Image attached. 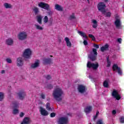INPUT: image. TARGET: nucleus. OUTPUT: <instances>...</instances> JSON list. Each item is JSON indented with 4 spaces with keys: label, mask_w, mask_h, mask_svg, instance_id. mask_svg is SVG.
<instances>
[{
    "label": "nucleus",
    "mask_w": 124,
    "mask_h": 124,
    "mask_svg": "<svg viewBox=\"0 0 124 124\" xmlns=\"http://www.w3.org/2000/svg\"><path fill=\"white\" fill-rule=\"evenodd\" d=\"M31 120H30V117H26L24 118L21 124H31Z\"/></svg>",
    "instance_id": "f8f14e48"
},
{
    "label": "nucleus",
    "mask_w": 124,
    "mask_h": 124,
    "mask_svg": "<svg viewBox=\"0 0 124 124\" xmlns=\"http://www.w3.org/2000/svg\"><path fill=\"white\" fill-rule=\"evenodd\" d=\"M17 96H18L19 99L20 100H23L26 97L27 94H26V92L23 91H19V93H17Z\"/></svg>",
    "instance_id": "6e6552de"
},
{
    "label": "nucleus",
    "mask_w": 124,
    "mask_h": 124,
    "mask_svg": "<svg viewBox=\"0 0 124 124\" xmlns=\"http://www.w3.org/2000/svg\"><path fill=\"white\" fill-rule=\"evenodd\" d=\"M38 6L41 7V8H43L45 10H50V5H48V3H46L45 2H41L38 4Z\"/></svg>",
    "instance_id": "423d86ee"
},
{
    "label": "nucleus",
    "mask_w": 124,
    "mask_h": 124,
    "mask_svg": "<svg viewBox=\"0 0 124 124\" xmlns=\"http://www.w3.org/2000/svg\"><path fill=\"white\" fill-rule=\"evenodd\" d=\"M88 36L90 38H92V40L93 41H95V37H94V36H93V35L92 34H89L88 35Z\"/></svg>",
    "instance_id": "c9c22d12"
},
{
    "label": "nucleus",
    "mask_w": 124,
    "mask_h": 124,
    "mask_svg": "<svg viewBox=\"0 0 124 124\" xmlns=\"http://www.w3.org/2000/svg\"><path fill=\"white\" fill-rule=\"evenodd\" d=\"M18 39L19 40H25L28 37V34L25 31L21 32L17 35Z\"/></svg>",
    "instance_id": "20e7f679"
},
{
    "label": "nucleus",
    "mask_w": 124,
    "mask_h": 124,
    "mask_svg": "<svg viewBox=\"0 0 124 124\" xmlns=\"http://www.w3.org/2000/svg\"><path fill=\"white\" fill-rule=\"evenodd\" d=\"M13 42H14L13 40L11 38H8L6 41V44H7V45H9V46L13 45Z\"/></svg>",
    "instance_id": "6ab92c4d"
},
{
    "label": "nucleus",
    "mask_w": 124,
    "mask_h": 124,
    "mask_svg": "<svg viewBox=\"0 0 124 124\" xmlns=\"http://www.w3.org/2000/svg\"><path fill=\"white\" fill-rule=\"evenodd\" d=\"M98 66H99L98 63H97L96 64H94V63H93L92 68L94 69V70H96V69L98 68Z\"/></svg>",
    "instance_id": "a878e982"
},
{
    "label": "nucleus",
    "mask_w": 124,
    "mask_h": 124,
    "mask_svg": "<svg viewBox=\"0 0 124 124\" xmlns=\"http://www.w3.org/2000/svg\"><path fill=\"white\" fill-rule=\"evenodd\" d=\"M40 112L41 115L43 116H48V111H47L44 108L42 107H40Z\"/></svg>",
    "instance_id": "9b49d317"
},
{
    "label": "nucleus",
    "mask_w": 124,
    "mask_h": 124,
    "mask_svg": "<svg viewBox=\"0 0 124 124\" xmlns=\"http://www.w3.org/2000/svg\"><path fill=\"white\" fill-rule=\"evenodd\" d=\"M4 98V94L2 92H0V101H2Z\"/></svg>",
    "instance_id": "7c9ffc66"
},
{
    "label": "nucleus",
    "mask_w": 124,
    "mask_h": 124,
    "mask_svg": "<svg viewBox=\"0 0 124 124\" xmlns=\"http://www.w3.org/2000/svg\"><path fill=\"white\" fill-rule=\"evenodd\" d=\"M120 67L118 66L117 64H114L112 65V70L113 71H116V70H118Z\"/></svg>",
    "instance_id": "bb28decb"
},
{
    "label": "nucleus",
    "mask_w": 124,
    "mask_h": 124,
    "mask_svg": "<svg viewBox=\"0 0 124 124\" xmlns=\"http://www.w3.org/2000/svg\"><path fill=\"white\" fill-rule=\"evenodd\" d=\"M98 114H99V111H97L95 116L93 117V121H95V120H96V118L98 116Z\"/></svg>",
    "instance_id": "37998d69"
},
{
    "label": "nucleus",
    "mask_w": 124,
    "mask_h": 124,
    "mask_svg": "<svg viewBox=\"0 0 124 124\" xmlns=\"http://www.w3.org/2000/svg\"><path fill=\"white\" fill-rule=\"evenodd\" d=\"M58 123L59 124H67L68 123V117H60L59 119Z\"/></svg>",
    "instance_id": "0eeeda50"
},
{
    "label": "nucleus",
    "mask_w": 124,
    "mask_h": 124,
    "mask_svg": "<svg viewBox=\"0 0 124 124\" xmlns=\"http://www.w3.org/2000/svg\"><path fill=\"white\" fill-rule=\"evenodd\" d=\"M78 90L80 93H84L86 92V86L83 85H78Z\"/></svg>",
    "instance_id": "1a4fd4ad"
},
{
    "label": "nucleus",
    "mask_w": 124,
    "mask_h": 124,
    "mask_svg": "<svg viewBox=\"0 0 124 124\" xmlns=\"http://www.w3.org/2000/svg\"><path fill=\"white\" fill-rule=\"evenodd\" d=\"M92 52L90 53V55L89 56V58L92 62H93L94 61H95L96 60V57L97 55H92Z\"/></svg>",
    "instance_id": "412c9836"
},
{
    "label": "nucleus",
    "mask_w": 124,
    "mask_h": 124,
    "mask_svg": "<svg viewBox=\"0 0 124 124\" xmlns=\"http://www.w3.org/2000/svg\"><path fill=\"white\" fill-rule=\"evenodd\" d=\"M63 93V92H62V90L61 88H56L53 91L52 95L56 99L57 101H61L62 98L61 97L62 95V94Z\"/></svg>",
    "instance_id": "f257e3e1"
},
{
    "label": "nucleus",
    "mask_w": 124,
    "mask_h": 124,
    "mask_svg": "<svg viewBox=\"0 0 124 124\" xmlns=\"http://www.w3.org/2000/svg\"><path fill=\"white\" fill-rule=\"evenodd\" d=\"M112 113L113 115H116L117 111L116 110H113Z\"/></svg>",
    "instance_id": "4d7b16f0"
},
{
    "label": "nucleus",
    "mask_w": 124,
    "mask_h": 124,
    "mask_svg": "<svg viewBox=\"0 0 124 124\" xmlns=\"http://www.w3.org/2000/svg\"><path fill=\"white\" fill-rule=\"evenodd\" d=\"M31 56V49H26L23 54L24 58H25L26 59H30Z\"/></svg>",
    "instance_id": "7ed1b4c3"
},
{
    "label": "nucleus",
    "mask_w": 124,
    "mask_h": 124,
    "mask_svg": "<svg viewBox=\"0 0 124 124\" xmlns=\"http://www.w3.org/2000/svg\"><path fill=\"white\" fill-rule=\"evenodd\" d=\"M40 96L41 97V98H42L43 99H45L46 98V96H45V94L43 93H42L40 95Z\"/></svg>",
    "instance_id": "de8ad7c7"
},
{
    "label": "nucleus",
    "mask_w": 124,
    "mask_h": 124,
    "mask_svg": "<svg viewBox=\"0 0 124 124\" xmlns=\"http://www.w3.org/2000/svg\"><path fill=\"white\" fill-rule=\"evenodd\" d=\"M55 9H56V10H57V11H63V8L62 6L58 4H55Z\"/></svg>",
    "instance_id": "2eb2a0df"
},
{
    "label": "nucleus",
    "mask_w": 124,
    "mask_h": 124,
    "mask_svg": "<svg viewBox=\"0 0 124 124\" xmlns=\"http://www.w3.org/2000/svg\"><path fill=\"white\" fill-rule=\"evenodd\" d=\"M53 88L54 87L51 84H48L47 86V88L49 89V90H52V89H53Z\"/></svg>",
    "instance_id": "79ce46f5"
},
{
    "label": "nucleus",
    "mask_w": 124,
    "mask_h": 124,
    "mask_svg": "<svg viewBox=\"0 0 124 124\" xmlns=\"http://www.w3.org/2000/svg\"><path fill=\"white\" fill-rule=\"evenodd\" d=\"M93 24H97V21H96V20H93Z\"/></svg>",
    "instance_id": "13d9d810"
},
{
    "label": "nucleus",
    "mask_w": 124,
    "mask_h": 124,
    "mask_svg": "<svg viewBox=\"0 0 124 124\" xmlns=\"http://www.w3.org/2000/svg\"><path fill=\"white\" fill-rule=\"evenodd\" d=\"M114 24L116 27V28H120V27H121L122 23H121V20L119 19H116Z\"/></svg>",
    "instance_id": "f3484780"
},
{
    "label": "nucleus",
    "mask_w": 124,
    "mask_h": 124,
    "mask_svg": "<svg viewBox=\"0 0 124 124\" xmlns=\"http://www.w3.org/2000/svg\"><path fill=\"white\" fill-rule=\"evenodd\" d=\"M39 66V60H37L34 63L31 65V68H36Z\"/></svg>",
    "instance_id": "dca6fc26"
},
{
    "label": "nucleus",
    "mask_w": 124,
    "mask_h": 124,
    "mask_svg": "<svg viewBox=\"0 0 124 124\" xmlns=\"http://www.w3.org/2000/svg\"><path fill=\"white\" fill-rule=\"evenodd\" d=\"M78 33H79V35H81L82 37H84V38H88V36L83 32H82V31H78Z\"/></svg>",
    "instance_id": "b1692460"
},
{
    "label": "nucleus",
    "mask_w": 124,
    "mask_h": 124,
    "mask_svg": "<svg viewBox=\"0 0 124 124\" xmlns=\"http://www.w3.org/2000/svg\"><path fill=\"white\" fill-rule=\"evenodd\" d=\"M44 77L45 78H46V80H50V79L52 78V76H51V75H50L45 76Z\"/></svg>",
    "instance_id": "4c0bfd02"
},
{
    "label": "nucleus",
    "mask_w": 124,
    "mask_h": 124,
    "mask_svg": "<svg viewBox=\"0 0 124 124\" xmlns=\"http://www.w3.org/2000/svg\"><path fill=\"white\" fill-rule=\"evenodd\" d=\"M37 21L40 25H42V16L40 15L36 16Z\"/></svg>",
    "instance_id": "a211bd4d"
},
{
    "label": "nucleus",
    "mask_w": 124,
    "mask_h": 124,
    "mask_svg": "<svg viewBox=\"0 0 124 124\" xmlns=\"http://www.w3.org/2000/svg\"><path fill=\"white\" fill-rule=\"evenodd\" d=\"M90 124H92V123H90Z\"/></svg>",
    "instance_id": "69168bd1"
},
{
    "label": "nucleus",
    "mask_w": 124,
    "mask_h": 124,
    "mask_svg": "<svg viewBox=\"0 0 124 124\" xmlns=\"http://www.w3.org/2000/svg\"><path fill=\"white\" fill-rule=\"evenodd\" d=\"M106 5L104 2H99L97 5V8L99 11L101 12L102 14H105L106 9Z\"/></svg>",
    "instance_id": "f03ea898"
},
{
    "label": "nucleus",
    "mask_w": 124,
    "mask_h": 124,
    "mask_svg": "<svg viewBox=\"0 0 124 124\" xmlns=\"http://www.w3.org/2000/svg\"><path fill=\"white\" fill-rule=\"evenodd\" d=\"M83 44L84 45H85V46H87V45H88V41H87V40H84L83 41Z\"/></svg>",
    "instance_id": "3c124183"
},
{
    "label": "nucleus",
    "mask_w": 124,
    "mask_h": 124,
    "mask_svg": "<svg viewBox=\"0 0 124 124\" xmlns=\"http://www.w3.org/2000/svg\"><path fill=\"white\" fill-rule=\"evenodd\" d=\"M13 104L14 108H18V107H19V103L17 102H15V103H14Z\"/></svg>",
    "instance_id": "ea45409f"
},
{
    "label": "nucleus",
    "mask_w": 124,
    "mask_h": 124,
    "mask_svg": "<svg viewBox=\"0 0 124 124\" xmlns=\"http://www.w3.org/2000/svg\"><path fill=\"white\" fill-rule=\"evenodd\" d=\"M93 52L94 54V55L97 56V50L95 48L93 49Z\"/></svg>",
    "instance_id": "a19ab883"
},
{
    "label": "nucleus",
    "mask_w": 124,
    "mask_h": 124,
    "mask_svg": "<svg viewBox=\"0 0 124 124\" xmlns=\"http://www.w3.org/2000/svg\"><path fill=\"white\" fill-rule=\"evenodd\" d=\"M64 40L67 44V47H68L69 48H71V46H72V45L71 44V42H70L69 38L66 37L65 38Z\"/></svg>",
    "instance_id": "ddd939ff"
},
{
    "label": "nucleus",
    "mask_w": 124,
    "mask_h": 124,
    "mask_svg": "<svg viewBox=\"0 0 124 124\" xmlns=\"http://www.w3.org/2000/svg\"><path fill=\"white\" fill-rule=\"evenodd\" d=\"M92 108V106L87 107L84 110L85 113H90V112H91Z\"/></svg>",
    "instance_id": "393cba45"
},
{
    "label": "nucleus",
    "mask_w": 124,
    "mask_h": 124,
    "mask_svg": "<svg viewBox=\"0 0 124 124\" xmlns=\"http://www.w3.org/2000/svg\"><path fill=\"white\" fill-rule=\"evenodd\" d=\"M1 73L2 74H3L5 73V70H2L1 72Z\"/></svg>",
    "instance_id": "052dcab7"
},
{
    "label": "nucleus",
    "mask_w": 124,
    "mask_h": 124,
    "mask_svg": "<svg viewBox=\"0 0 124 124\" xmlns=\"http://www.w3.org/2000/svg\"><path fill=\"white\" fill-rule=\"evenodd\" d=\"M96 124H103V121L102 120H99L97 121Z\"/></svg>",
    "instance_id": "a18cd8bd"
},
{
    "label": "nucleus",
    "mask_w": 124,
    "mask_h": 124,
    "mask_svg": "<svg viewBox=\"0 0 124 124\" xmlns=\"http://www.w3.org/2000/svg\"><path fill=\"white\" fill-rule=\"evenodd\" d=\"M97 27V24H93V28H94V29L96 28Z\"/></svg>",
    "instance_id": "6e6d98bb"
},
{
    "label": "nucleus",
    "mask_w": 124,
    "mask_h": 124,
    "mask_svg": "<svg viewBox=\"0 0 124 124\" xmlns=\"http://www.w3.org/2000/svg\"><path fill=\"white\" fill-rule=\"evenodd\" d=\"M103 15H104L105 17H107V18H110L111 17V13L110 12H108L106 13V10L105 11V14H102Z\"/></svg>",
    "instance_id": "c85d7f7f"
},
{
    "label": "nucleus",
    "mask_w": 124,
    "mask_h": 124,
    "mask_svg": "<svg viewBox=\"0 0 124 124\" xmlns=\"http://www.w3.org/2000/svg\"><path fill=\"white\" fill-rule=\"evenodd\" d=\"M50 104H49V103H47L46 105V109L48 110V111H52V108H51L50 107Z\"/></svg>",
    "instance_id": "cd10ccee"
},
{
    "label": "nucleus",
    "mask_w": 124,
    "mask_h": 124,
    "mask_svg": "<svg viewBox=\"0 0 124 124\" xmlns=\"http://www.w3.org/2000/svg\"><path fill=\"white\" fill-rule=\"evenodd\" d=\"M107 62L108 63L107 67H110L111 66V62H110V60H109V57H108L107 59Z\"/></svg>",
    "instance_id": "f704fd0d"
},
{
    "label": "nucleus",
    "mask_w": 124,
    "mask_h": 124,
    "mask_svg": "<svg viewBox=\"0 0 124 124\" xmlns=\"http://www.w3.org/2000/svg\"><path fill=\"white\" fill-rule=\"evenodd\" d=\"M87 67L88 68H92V67H93V63H92L91 62H87Z\"/></svg>",
    "instance_id": "2f4dec72"
},
{
    "label": "nucleus",
    "mask_w": 124,
    "mask_h": 124,
    "mask_svg": "<svg viewBox=\"0 0 124 124\" xmlns=\"http://www.w3.org/2000/svg\"><path fill=\"white\" fill-rule=\"evenodd\" d=\"M3 6H4L5 8H6V9H10L12 8V5L8 3H4Z\"/></svg>",
    "instance_id": "4be33fe9"
},
{
    "label": "nucleus",
    "mask_w": 124,
    "mask_h": 124,
    "mask_svg": "<svg viewBox=\"0 0 124 124\" xmlns=\"http://www.w3.org/2000/svg\"><path fill=\"white\" fill-rule=\"evenodd\" d=\"M120 123L121 124H124V117H122L120 118Z\"/></svg>",
    "instance_id": "8fccbe9b"
},
{
    "label": "nucleus",
    "mask_w": 124,
    "mask_h": 124,
    "mask_svg": "<svg viewBox=\"0 0 124 124\" xmlns=\"http://www.w3.org/2000/svg\"><path fill=\"white\" fill-rule=\"evenodd\" d=\"M105 2H108V0H104Z\"/></svg>",
    "instance_id": "680f3d73"
},
{
    "label": "nucleus",
    "mask_w": 124,
    "mask_h": 124,
    "mask_svg": "<svg viewBox=\"0 0 124 124\" xmlns=\"http://www.w3.org/2000/svg\"><path fill=\"white\" fill-rule=\"evenodd\" d=\"M23 59L22 58L19 57L17 59V66H22L23 65Z\"/></svg>",
    "instance_id": "4468645a"
},
{
    "label": "nucleus",
    "mask_w": 124,
    "mask_h": 124,
    "mask_svg": "<svg viewBox=\"0 0 124 124\" xmlns=\"http://www.w3.org/2000/svg\"><path fill=\"white\" fill-rule=\"evenodd\" d=\"M23 116H25V113H24L23 112H21L19 115V117H20V118H23Z\"/></svg>",
    "instance_id": "603ef678"
},
{
    "label": "nucleus",
    "mask_w": 124,
    "mask_h": 124,
    "mask_svg": "<svg viewBox=\"0 0 124 124\" xmlns=\"http://www.w3.org/2000/svg\"><path fill=\"white\" fill-rule=\"evenodd\" d=\"M118 73L119 74V75H122L123 74V72H122V70L121 69V68H119L118 70Z\"/></svg>",
    "instance_id": "49530a36"
},
{
    "label": "nucleus",
    "mask_w": 124,
    "mask_h": 124,
    "mask_svg": "<svg viewBox=\"0 0 124 124\" xmlns=\"http://www.w3.org/2000/svg\"><path fill=\"white\" fill-rule=\"evenodd\" d=\"M32 11L34 12L35 15H38L39 14V8L37 7H34L32 9Z\"/></svg>",
    "instance_id": "aec40b11"
},
{
    "label": "nucleus",
    "mask_w": 124,
    "mask_h": 124,
    "mask_svg": "<svg viewBox=\"0 0 124 124\" xmlns=\"http://www.w3.org/2000/svg\"><path fill=\"white\" fill-rule=\"evenodd\" d=\"M6 62H7L8 63H11L12 62V60H11L10 58H7L6 59Z\"/></svg>",
    "instance_id": "c03bdc74"
},
{
    "label": "nucleus",
    "mask_w": 124,
    "mask_h": 124,
    "mask_svg": "<svg viewBox=\"0 0 124 124\" xmlns=\"http://www.w3.org/2000/svg\"><path fill=\"white\" fill-rule=\"evenodd\" d=\"M117 41L121 44V43H122V38H118Z\"/></svg>",
    "instance_id": "864d4df0"
},
{
    "label": "nucleus",
    "mask_w": 124,
    "mask_h": 124,
    "mask_svg": "<svg viewBox=\"0 0 124 124\" xmlns=\"http://www.w3.org/2000/svg\"><path fill=\"white\" fill-rule=\"evenodd\" d=\"M111 95L114 97L115 99H116V100H120L121 98H122V96L120 94H119V93L118 92V91L113 89L112 93Z\"/></svg>",
    "instance_id": "39448f33"
},
{
    "label": "nucleus",
    "mask_w": 124,
    "mask_h": 124,
    "mask_svg": "<svg viewBox=\"0 0 124 124\" xmlns=\"http://www.w3.org/2000/svg\"><path fill=\"white\" fill-rule=\"evenodd\" d=\"M43 20H44V22L45 23V24H46V23H48V16H45Z\"/></svg>",
    "instance_id": "58836bf2"
},
{
    "label": "nucleus",
    "mask_w": 124,
    "mask_h": 124,
    "mask_svg": "<svg viewBox=\"0 0 124 124\" xmlns=\"http://www.w3.org/2000/svg\"><path fill=\"white\" fill-rule=\"evenodd\" d=\"M18 113H19V110H18V109H16V108L14 109L13 111V114L14 115H16V114H18Z\"/></svg>",
    "instance_id": "e433bc0d"
},
{
    "label": "nucleus",
    "mask_w": 124,
    "mask_h": 124,
    "mask_svg": "<svg viewBox=\"0 0 124 124\" xmlns=\"http://www.w3.org/2000/svg\"><path fill=\"white\" fill-rule=\"evenodd\" d=\"M50 57H51V58H53V56L52 55H50Z\"/></svg>",
    "instance_id": "0e129e2a"
},
{
    "label": "nucleus",
    "mask_w": 124,
    "mask_h": 124,
    "mask_svg": "<svg viewBox=\"0 0 124 124\" xmlns=\"http://www.w3.org/2000/svg\"><path fill=\"white\" fill-rule=\"evenodd\" d=\"M53 23V22L52 20L49 21V26H52V24Z\"/></svg>",
    "instance_id": "bf43d9fd"
},
{
    "label": "nucleus",
    "mask_w": 124,
    "mask_h": 124,
    "mask_svg": "<svg viewBox=\"0 0 124 124\" xmlns=\"http://www.w3.org/2000/svg\"><path fill=\"white\" fill-rule=\"evenodd\" d=\"M35 27L36 30H38L39 31H43V28L38 24H35Z\"/></svg>",
    "instance_id": "c756f323"
},
{
    "label": "nucleus",
    "mask_w": 124,
    "mask_h": 124,
    "mask_svg": "<svg viewBox=\"0 0 124 124\" xmlns=\"http://www.w3.org/2000/svg\"><path fill=\"white\" fill-rule=\"evenodd\" d=\"M103 86L105 88H108L109 84L107 80H105L103 83Z\"/></svg>",
    "instance_id": "72a5a7b5"
},
{
    "label": "nucleus",
    "mask_w": 124,
    "mask_h": 124,
    "mask_svg": "<svg viewBox=\"0 0 124 124\" xmlns=\"http://www.w3.org/2000/svg\"><path fill=\"white\" fill-rule=\"evenodd\" d=\"M52 61L51 58H44L43 60V62L44 64H50L52 63Z\"/></svg>",
    "instance_id": "9d476101"
},
{
    "label": "nucleus",
    "mask_w": 124,
    "mask_h": 124,
    "mask_svg": "<svg viewBox=\"0 0 124 124\" xmlns=\"http://www.w3.org/2000/svg\"><path fill=\"white\" fill-rule=\"evenodd\" d=\"M88 3H90V0H86Z\"/></svg>",
    "instance_id": "e2e57ef3"
},
{
    "label": "nucleus",
    "mask_w": 124,
    "mask_h": 124,
    "mask_svg": "<svg viewBox=\"0 0 124 124\" xmlns=\"http://www.w3.org/2000/svg\"><path fill=\"white\" fill-rule=\"evenodd\" d=\"M54 117H56V113L55 112H52L50 114V117L51 118H54Z\"/></svg>",
    "instance_id": "09e8293b"
},
{
    "label": "nucleus",
    "mask_w": 124,
    "mask_h": 124,
    "mask_svg": "<svg viewBox=\"0 0 124 124\" xmlns=\"http://www.w3.org/2000/svg\"><path fill=\"white\" fill-rule=\"evenodd\" d=\"M94 47L95 48H97V49H98V48H99V46H98V45L97 44H94Z\"/></svg>",
    "instance_id": "5fc2aeb1"
},
{
    "label": "nucleus",
    "mask_w": 124,
    "mask_h": 124,
    "mask_svg": "<svg viewBox=\"0 0 124 124\" xmlns=\"http://www.w3.org/2000/svg\"><path fill=\"white\" fill-rule=\"evenodd\" d=\"M108 48L109 45L107 44L104 46L101 47V51H102V52H104L105 51H106V50H108Z\"/></svg>",
    "instance_id": "5701e85b"
},
{
    "label": "nucleus",
    "mask_w": 124,
    "mask_h": 124,
    "mask_svg": "<svg viewBox=\"0 0 124 124\" xmlns=\"http://www.w3.org/2000/svg\"><path fill=\"white\" fill-rule=\"evenodd\" d=\"M74 19H76V17L75 16V14L74 13H72L69 17V20H73Z\"/></svg>",
    "instance_id": "473e14b6"
}]
</instances>
